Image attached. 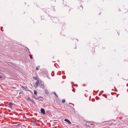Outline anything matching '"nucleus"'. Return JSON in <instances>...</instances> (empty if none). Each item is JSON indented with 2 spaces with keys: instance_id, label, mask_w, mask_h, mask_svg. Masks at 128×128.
Masks as SVG:
<instances>
[{
  "instance_id": "nucleus-16",
  "label": "nucleus",
  "mask_w": 128,
  "mask_h": 128,
  "mask_svg": "<svg viewBox=\"0 0 128 128\" xmlns=\"http://www.w3.org/2000/svg\"><path fill=\"white\" fill-rule=\"evenodd\" d=\"M53 22H56V21H54Z\"/></svg>"
},
{
  "instance_id": "nucleus-12",
  "label": "nucleus",
  "mask_w": 128,
  "mask_h": 128,
  "mask_svg": "<svg viewBox=\"0 0 128 128\" xmlns=\"http://www.w3.org/2000/svg\"><path fill=\"white\" fill-rule=\"evenodd\" d=\"M29 56L30 57V58L31 59H32V55L30 54V55H29Z\"/></svg>"
},
{
  "instance_id": "nucleus-14",
  "label": "nucleus",
  "mask_w": 128,
  "mask_h": 128,
  "mask_svg": "<svg viewBox=\"0 0 128 128\" xmlns=\"http://www.w3.org/2000/svg\"><path fill=\"white\" fill-rule=\"evenodd\" d=\"M38 70V67H36V70Z\"/></svg>"
},
{
  "instance_id": "nucleus-4",
  "label": "nucleus",
  "mask_w": 128,
  "mask_h": 128,
  "mask_svg": "<svg viewBox=\"0 0 128 128\" xmlns=\"http://www.w3.org/2000/svg\"><path fill=\"white\" fill-rule=\"evenodd\" d=\"M34 97L36 99V100H38L39 99L41 98V96H39V97H37L36 96H34Z\"/></svg>"
},
{
  "instance_id": "nucleus-11",
  "label": "nucleus",
  "mask_w": 128,
  "mask_h": 128,
  "mask_svg": "<svg viewBox=\"0 0 128 128\" xmlns=\"http://www.w3.org/2000/svg\"><path fill=\"white\" fill-rule=\"evenodd\" d=\"M62 103H64L65 102V100L64 99H63V100H62Z\"/></svg>"
},
{
  "instance_id": "nucleus-18",
  "label": "nucleus",
  "mask_w": 128,
  "mask_h": 128,
  "mask_svg": "<svg viewBox=\"0 0 128 128\" xmlns=\"http://www.w3.org/2000/svg\"><path fill=\"white\" fill-rule=\"evenodd\" d=\"M80 7L82 8V9H83V8L81 6Z\"/></svg>"
},
{
  "instance_id": "nucleus-13",
  "label": "nucleus",
  "mask_w": 128,
  "mask_h": 128,
  "mask_svg": "<svg viewBox=\"0 0 128 128\" xmlns=\"http://www.w3.org/2000/svg\"><path fill=\"white\" fill-rule=\"evenodd\" d=\"M12 103H11V102H10V104H9V105L10 106H12Z\"/></svg>"
},
{
  "instance_id": "nucleus-8",
  "label": "nucleus",
  "mask_w": 128,
  "mask_h": 128,
  "mask_svg": "<svg viewBox=\"0 0 128 128\" xmlns=\"http://www.w3.org/2000/svg\"><path fill=\"white\" fill-rule=\"evenodd\" d=\"M40 87L42 88L43 89H44L45 88L44 85V84H42V85H41V86H40Z\"/></svg>"
},
{
  "instance_id": "nucleus-5",
  "label": "nucleus",
  "mask_w": 128,
  "mask_h": 128,
  "mask_svg": "<svg viewBox=\"0 0 128 128\" xmlns=\"http://www.w3.org/2000/svg\"><path fill=\"white\" fill-rule=\"evenodd\" d=\"M33 78L35 80H37V81L38 80H39L38 79V77L37 76H36L35 77L34 76L33 77Z\"/></svg>"
},
{
  "instance_id": "nucleus-10",
  "label": "nucleus",
  "mask_w": 128,
  "mask_h": 128,
  "mask_svg": "<svg viewBox=\"0 0 128 128\" xmlns=\"http://www.w3.org/2000/svg\"><path fill=\"white\" fill-rule=\"evenodd\" d=\"M34 94L36 95V94H37V92H36V90H34Z\"/></svg>"
},
{
  "instance_id": "nucleus-1",
  "label": "nucleus",
  "mask_w": 128,
  "mask_h": 128,
  "mask_svg": "<svg viewBox=\"0 0 128 128\" xmlns=\"http://www.w3.org/2000/svg\"><path fill=\"white\" fill-rule=\"evenodd\" d=\"M44 83H42L41 81L38 80L36 83L35 85L36 86V87H37L38 86V85H39L40 86L41 85H42Z\"/></svg>"
},
{
  "instance_id": "nucleus-2",
  "label": "nucleus",
  "mask_w": 128,
  "mask_h": 128,
  "mask_svg": "<svg viewBox=\"0 0 128 128\" xmlns=\"http://www.w3.org/2000/svg\"><path fill=\"white\" fill-rule=\"evenodd\" d=\"M40 112L41 114H45V112L44 110L42 108H41L40 110Z\"/></svg>"
},
{
  "instance_id": "nucleus-23",
  "label": "nucleus",
  "mask_w": 128,
  "mask_h": 128,
  "mask_svg": "<svg viewBox=\"0 0 128 128\" xmlns=\"http://www.w3.org/2000/svg\"><path fill=\"white\" fill-rule=\"evenodd\" d=\"M19 125V124H18V125Z\"/></svg>"
},
{
  "instance_id": "nucleus-3",
  "label": "nucleus",
  "mask_w": 128,
  "mask_h": 128,
  "mask_svg": "<svg viewBox=\"0 0 128 128\" xmlns=\"http://www.w3.org/2000/svg\"><path fill=\"white\" fill-rule=\"evenodd\" d=\"M64 121L66 122L69 124H71V122L70 121L67 119H65L64 120Z\"/></svg>"
},
{
  "instance_id": "nucleus-22",
  "label": "nucleus",
  "mask_w": 128,
  "mask_h": 128,
  "mask_svg": "<svg viewBox=\"0 0 128 128\" xmlns=\"http://www.w3.org/2000/svg\"><path fill=\"white\" fill-rule=\"evenodd\" d=\"M29 98V99H30V98Z\"/></svg>"
},
{
  "instance_id": "nucleus-7",
  "label": "nucleus",
  "mask_w": 128,
  "mask_h": 128,
  "mask_svg": "<svg viewBox=\"0 0 128 128\" xmlns=\"http://www.w3.org/2000/svg\"><path fill=\"white\" fill-rule=\"evenodd\" d=\"M87 125L89 126H93L94 125V124H90H90L88 125Z\"/></svg>"
},
{
  "instance_id": "nucleus-20",
  "label": "nucleus",
  "mask_w": 128,
  "mask_h": 128,
  "mask_svg": "<svg viewBox=\"0 0 128 128\" xmlns=\"http://www.w3.org/2000/svg\"><path fill=\"white\" fill-rule=\"evenodd\" d=\"M73 91H74V90H73Z\"/></svg>"
},
{
  "instance_id": "nucleus-19",
  "label": "nucleus",
  "mask_w": 128,
  "mask_h": 128,
  "mask_svg": "<svg viewBox=\"0 0 128 128\" xmlns=\"http://www.w3.org/2000/svg\"><path fill=\"white\" fill-rule=\"evenodd\" d=\"M73 91H74V90H73Z\"/></svg>"
},
{
  "instance_id": "nucleus-9",
  "label": "nucleus",
  "mask_w": 128,
  "mask_h": 128,
  "mask_svg": "<svg viewBox=\"0 0 128 128\" xmlns=\"http://www.w3.org/2000/svg\"><path fill=\"white\" fill-rule=\"evenodd\" d=\"M54 20H56L58 21V19L56 17H54Z\"/></svg>"
},
{
  "instance_id": "nucleus-15",
  "label": "nucleus",
  "mask_w": 128,
  "mask_h": 128,
  "mask_svg": "<svg viewBox=\"0 0 128 128\" xmlns=\"http://www.w3.org/2000/svg\"><path fill=\"white\" fill-rule=\"evenodd\" d=\"M54 95H55L57 97V96L55 92H54Z\"/></svg>"
},
{
  "instance_id": "nucleus-6",
  "label": "nucleus",
  "mask_w": 128,
  "mask_h": 128,
  "mask_svg": "<svg viewBox=\"0 0 128 128\" xmlns=\"http://www.w3.org/2000/svg\"><path fill=\"white\" fill-rule=\"evenodd\" d=\"M21 87L22 88L24 89H27V87L26 86L25 87H24L23 86H21Z\"/></svg>"
},
{
  "instance_id": "nucleus-17",
  "label": "nucleus",
  "mask_w": 128,
  "mask_h": 128,
  "mask_svg": "<svg viewBox=\"0 0 128 128\" xmlns=\"http://www.w3.org/2000/svg\"><path fill=\"white\" fill-rule=\"evenodd\" d=\"M104 122H103L102 123V124H103V125H104V124H103V123H104Z\"/></svg>"
},
{
  "instance_id": "nucleus-21",
  "label": "nucleus",
  "mask_w": 128,
  "mask_h": 128,
  "mask_svg": "<svg viewBox=\"0 0 128 128\" xmlns=\"http://www.w3.org/2000/svg\"><path fill=\"white\" fill-rule=\"evenodd\" d=\"M73 91H74V90H73Z\"/></svg>"
}]
</instances>
